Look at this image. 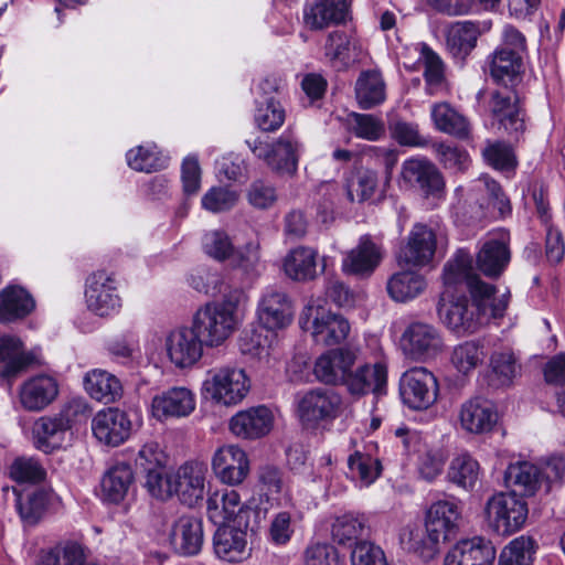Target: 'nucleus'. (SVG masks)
<instances>
[{
  "mask_svg": "<svg viewBox=\"0 0 565 565\" xmlns=\"http://www.w3.org/2000/svg\"><path fill=\"white\" fill-rule=\"evenodd\" d=\"M68 429L67 419L60 414L38 418L32 427L35 448L45 454L61 448Z\"/></svg>",
  "mask_w": 565,
  "mask_h": 565,
  "instance_id": "obj_32",
  "label": "nucleus"
},
{
  "mask_svg": "<svg viewBox=\"0 0 565 565\" xmlns=\"http://www.w3.org/2000/svg\"><path fill=\"white\" fill-rule=\"evenodd\" d=\"M350 559L352 565H387L384 551L367 540L355 543Z\"/></svg>",
  "mask_w": 565,
  "mask_h": 565,
  "instance_id": "obj_64",
  "label": "nucleus"
},
{
  "mask_svg": "<svg viewBox=\"0 0 565 565\" xmlns=\"http://www.w3.org/2000/svg\"><path fill=\"white\" fill-rule=\"evenodd\" d=\"M349 6L347 0H307L303 7V24L311 31H319L345 20Z\"/></svg>",
  "mask_w": 565,
  "mask_h": 565,
  "instance_id": "obj_28",
  "label": "nucleus"
},
{
  "mask_svg": "<svg viewBox=\"0 0 565 565\" xmlns=\"http://www.w3.org/2000/svg\"><path fill=\"white\" fill-rule=\"evenodd\" d=\"M257 316L265 329H282L292 321V301L285 291L268 288L259 299Z\"/></svg>",
  "mask_w": 565,
  "mask_h": 565,
  "instance_id": "obj_19",
  "label": "nucleus"
},
{
  "mask_svg": "<svg viewBox=\"0 0 565 565\" xmlns=\"http://www.w3.org/2000/svg\"><path fill=\"white\" fill-rule=\"evenodd\" d=\"M207 515L214 524H224L246 512L239 493L234 489L215 491L206 501Z\"/></svg>",
  "mask_w": 565,
  "mask_h": 565,
  "instance_id": "obj_41",
  "label": "nucleus"
},
{
  "mask_svg": "<svg viewBox=\"0 0 565 565\" xmlns=\"http://www.w3.org/2000/svg\"><path fill=\"white\" fill-rule=\"evenodd\" d=\"M489 75L498 85L513 86L520 77L522 56L503 49H495L487 58Z\"/></svg>",
  "mask_w": 565,
  "mask_h": 565,
  "instance_id": "obj_40",
  "label": "nucleus"
},
{
  "mask_svg": "<svg viewBox=\"0 0 565 565\" xmlns=\"http://www.w3.org/2000/svg\"><path fill=\"white\" fill-rule=\"evenodd\" d=\"M253 154L278 174H295L298 169L301 143L291 134H284L273 141L256 137L246 140Z\"/></svg>",
  "mask_w": 565,
  "mask_h": 565,
  "instance_id": "obj_4",
  "label": "nucleus"
},
{
  "mask_svg": "<svg viewBox=\"0 0 565 565\" xmlns=\"http://www.w3.org/2000/svg\"><path fill=\"white\" fill-rule=\"evenodd\" d=\"M438 392V381L426 367H412L401 376L399 395L403 403L412 409H428L436 403Z\"/></svg>",
  "mask_w": 565,
  "mask_h": 565,
  "instance_id": "obj_6",
  "label": "nucleus"
},
{
  "mask_svg": "<svg viewBox=\"0 0 565 565\" xmlns=\"http://www.w3.org/2000/svg\"><path fill=\"white\" fill-rule=\"evenodd\" d=\"M488 525L500 535H511L525 523L529 514L526 502L515 493L499 492L488 499L484 507Z\"/></svg>",
  "mask_w": 565,
  "mask_h": 565,
  "instance_id": "obj_5",
  "label": "nucleus"
},
{
  "mask_svg": "<svg viewBox=\"0 0 565 565\" xmlns=\"http://www.w3.org/2000/svg\"><path fill=\"white\" fill-rule=\"evenodd\" d=\"M35 355L22 339L14 334H0V381L11 386L34 363Z\"/></svg>",
  "mask_w": 565,
  "mask_h": 565,
  "instance_id": "obj_13",
  "label": "nucleus"
},
{
  "mask_svg": "<svg viewBox=\"0 0 565 565\" xmlns=\"http://www.w3.org/2000/svg\"><path fill=\"white\" fill-rule=\"evenodd\" d=\"M486 358L484 347L478 341H466L457 345L451 355V361L455 367L468 374L480 365Z\"/></svg>",
  "mask_w": 565,
  "mask_h": 565,
  "instance_id": "obj_57",
  "label": "nucleus"
},
{
  "mask_svg": "<svg viewBox=\"0 0 565 565\" xmlns=\"http://www.w3.org/2000/svg\"><path fill=\"white\" fill-rule=\"evenodd\" d=\"M387 383V366L384 362L364 364L359 366L349 376L347 382L348 391L352 395H365L370 392L382 394Z\"/></svg>",
  "mask_w": 565,
  "mask_h": 565,
  "instance_id": "obj_34",
  "label": "nucleus"
},
{
  "mask_svg": "<svg viewBox=\"0 0 565 565\" xmlns=\"http://www.w3.org/2000/svg\"><path fill=\"white\" fill-rule=\"evenodd\" d=\"M367 519L360 513H344L337 516L331 524V536L339 545L353 548L355 543L369 532Z\"/></svg>",
  "mask_w": 565,
  "mask_h": 565,
  "instance_id": "obj_44",
  "label": "nucleus"
},
{
  "mask_svg": "<svg viewBox=\"0 0 565 565\" xmlns=\"http://www.w3.org/2000/svg\"><path fill=\"white\" fill-rule=\"evenodd\" d=\"M495 554L489 540L476 536L458 542L447 553L444 565H492Z\"/></svg>",
  "mask_w": 565,
  "mask_h": 565,
  "instance_id": "obj_27",
  "label": "nucleus"
},
{
  "mask_svg": "<svg viewBox=\"0 0 565 565\" xmlns=\"http://www.w3.org/2000/svg\"><path fill=\"white\" fill-rule=\"evenodd\" d=\"M356 359L358 351L352 348L343 347L329 350L316 360L313 374L321 383L347 386Z\"/></svg>",
  "mask_w": 565,
  "mask_h": 565,
  "instance_id": "obj_14",
  "label": "nucleus"
},
{
  "mask_svg": "<svg viewBox=\"0 0 565 565\" xmlns=\"http://www.w3.org/2000/svg\"><path fill=\"white\" fill-rule=\"evenodd\" d=\"M84 387L92 398L104 404L117 402L124 393L119 379L100 369L92 370L85 374Z\"/></svg>",
  "mask_w": 565,
  "mask_h": 565,
  "instance_id": "obj_38",
  "label": "nucleus"
},
{
  "mask_svg": "<svg viewBox=\"0 0 565 565\" xmlns=\"http://www.w3.org/2000/svg\"><path fill=\"white\" fill-rule=\"evenodd\" d=\"M355 98L362 109L381 105L386 98V85L377 70L362 71L355 82Z\"/></svg>",
  "mask_w": 565,
  "mask_h": 565,
  "instance_id": "obj_42",
  "label": "nucleus"
},
{
  "mask_svg": "<svg viewBox=\"0 0 565 565\" xmlns=\"http://www.w3.org/2000/svg\"><path fill=\"white\" fill-rule=\"evenodd\" d=\"M521 365L510 349L493 351L489 358L488 385L494 388L509 387L520 374Z\"/></svg>",
  "mask_w": 565,
  "mask_h": 565,
  "instance_id": "obj_37",
  "label": "nucleus"
},
{
  "mask_svg": "<svg viewBox=\"0 0 565 565\" xmlns=\"http://www.w3.org/2000/svg\"><path fill=\"white\" fill-rule=\"evenodd\" d=\"M461 427L472 434L490 431L498 422V413L492 402L475 397L465 402L459 412Z\"/></svg>",
  "mask_w": 565,
  "mask_h": 565,
  "instance_id": "obj_31",
  "label": "nucleus"
},
{
  "mask_svg": "<svg viewBox=\"0 0 565 565\" xmlns=\"http://www.w3.org/2000/svg\"><path fill=\"white\" fill-rule=\"evenodd\" d=\"M491 28L490 20L455 22L446 32V47L455 58L465 61L477 46L478 39Z\"/></svg>",
  "mask_w": 565,
  "mask_h": 565,
  "instance_id": "obj_20",
  "label": "nucleus"
},
{
  "mask_svg": "<svg viewBox=\"0 0 565 565\" xmlns=\"http://www.w3.org/2000/svg\"><path fill=\"white\" fill-rule=\"evenodd\" d=\"M471 262V256L467 252L459 250L444 267V284L446 286H456L465 282L469 290L470 279L476 278L477 280H482L472 271Z\"/></svg>",
  "mask_w": 565,
  "mask_h": 565,
  "instance_id": "obj_54",
  "label": "nucleus"
},
{
  "mask_svg": "<svg viewBox=\"0 0 565 565\" xmlns=\"http://www.w3.org/2000/svg\"><path fill=\"white\" fill-rule=\"evenodd\" d=\"M212 468L223 483L236 486L246 479L249 472V460L242 448L227 445L214 454Z\"/></svg>",
  "mask_w": 565,
  "mask_h": 565,
  "instance_id": "obj_22",
  "label": "nucleus"
},
{
  "mask_svg": "<svg viewBox=\"0 0 565 565\" xmlns=\"http://www.w3.org/2000/svg\"><path fill=\"white\" fill-rule=\"evenodd\" d=\"M493 285L476 278L469 281L471 301L466 296H448L444 292L438 301L437 311L443 323L457 335L463 337L477 332L492 318L504 315L510 292L494 298Z\"/></svg>",
  "mask_w": 565,
  "mask_h": 565,
  "instance_id": "obj_1",
  "label": "nucleus"
},
{
  "mask_svg": "<svg viewBox=\"0 0 565 565\" xmlns=\"http://www.w3.org/2000/svg\"><path fill=\"white\" fill-rule=\"evenodd\" d=\"M58 395V383L50 375L40 374L24 381L19 387V401L29 412H40Z\"/></svg>",
  "mask_w": 565,
  "mask_h": 565,
  "instance_id": "obj_25",
  "label": "nucleus"
},
{
  "mask_svg": "<svg viewBox=\"0 0 565 565\" xmlns=\"http://www.w3.org/2000/svg\"><path fill=\"white\" fill-rule=\"evenodd\" d=\"M430 115L437 130L460 139L468 137L470 131L468 119L448 103L435 104Z\"/></svg>",
  "mask_w": 565,
  "mask_h": 565,
  "instance_id": "obj_48",
  "label": "nucleus"
},
{
  "mask_svg": "<svg viewBox=\"0 0 565 565\" xmlns=\"http://www.w3.org/2000/svg\"><path fill=\"white\" fill-rule=\"evenodd\" d=\"M87 558L86 548L76 541H64L47 551L41 565H84Z\"/></svg>",
  "mask_w": 565,
  "mask_h": 565,
  "instance_id": "obj_52",
  "label": "nucleus"
},
{
  "mask_svg": "<svg viewBox=\"0 0 565 565\" xmlns=\"http://www.w3.org/2000/svg\"><path fill=\"white\" fill-rule=\"evenodd\" d=\"M377 186V175L374 171H358L347 180L345 192L350 202H364L372 198Z\"/></svg>",
  "mask_w": 565,
  "mask_h": 565,
  "instance_id": "obj_58",
  "label": "nucleus"
},
{
  "mask_svg": "<svg viewBox=\"0 0 565 565\" xmlns=\"http://www.w3.org/2000/svg\"><path fill=\"white\" fill-rule=\"evenodd\" d=\"M299 326L310 332L317 344L323 347L341 344L351 332V324L344 316L326 309L315 300H310L302 309Z\"/></svg>",
  "mask_w": 565,
  "mask_h": 565,
  "instance_id": "obj_3",
  "label": "nucleus"
},
{
  "mask_svg": "<svg viewBox=\"0 0 565 565\" xmlns=\"http://www.w3.org/2000/svg\"><path fill=\"white\" fill-rule=\"evenodd\" d=\"M286 113L279 102L268 99L265 105L257 108L255 122L263 131H276L285 122Z\"/></svg>",
  "mask_w": 565,
  "mask_h": 565,
  "instance_id": "obj_62",
  "label": "nucleus"
},
{
  "mask_svg": "<svg viewBox=\"0 0 565 565\" xmlns=\"http://www.w3.org/2000/svg\"><path fill=\"white\" fill-rule=\"evenodd\" d=\"M508 487L515 488L522 495H534L543 483L541 469L529 461H518L509 465L504 472Z\"/></svg>",
  "mask_w": 565,
  "mask_h": 565,
  "instance_id": "obj_45",
  "label": "nucleus"
},
{
  "mask_svg": "<svg viewBox=\"0 0 565 565\" xmlns=\"http://www.w3.org/2000/svg\"><path fill=\"white\" fill-rule=\"evenodd\" d=\"M403 352L416 361H426L443 351L444 341L439 330L426 322H412L401 337Z\"/></svg>",
  "mask_w": 565,
  "mask_h": 565,
  "instance_id": "obj_11",
  "label": "nucleus"
},
{
  "mask_svg": "<svg viewBox=\"0 0 565 565\" xmlns=\"http://www.w3.org/2000/svg\"><path fill=\"white\" fill-rule=\"evenodd\" d=\"M353 132L356 137L375 141L385 134V125L382 118L372 114L353 113Z\"/></svg>",
  "mask_w": 565,
  "mask_h": 565,
  "instance_id": "obj_63",
  "label": "nucleus"
},
{
  "mask_svg": "<svg viewBox=\"0 0 565 565\" xmlns=\"http://www.w3.org/2000/svg\"><path fill=\"white\" fill-rule=\"evenodd\" d=\"M204 253L215 260L232 259L235 247L228 234L223 230H212L202 237Z\"/></svg>",
  "mask_w": 565,
  "mask_h": 565,
  "instance_id": "obj_59",
  "label": "nucleus"
},
{
  "mask_svg": "<svg viewBox=\"0 0 565 565\" xmlns=\"http://www.w3.org/2000/svg\"><path fill=\"white\" fill-rule=\"evenodd\" d=\"M85 301L88 310L99 317H108L118 312L121 299L117 292L114 276L105 270L92 273L86 278Z\"/></svg>",
  "mask_w": 565,
  "mask_h": 565,
  "instance_id": "obj_10",
  "label": "nucleus"
},
{
  "mask_svg": "<svg viewBox=\"0 0 565 565\" xmlns=\"http://www.w3.org/2000/svg\"><path fill=\"white\" fill-rule=\"evenodd\" d=\"M238 201V193L227 186L211 188L201 200L202 207L212 213L231 210Z\"/></svg>",
  "mask_w": 565,
  "mask_h": 565,
  "instance_id": "obj_61",
  "label": "nucleus"
},
{
  "mask_svg": "<svg viewBox=\"0 0 565 565\" xmlns=\"http://www.w3.org/2000/svg\"><path fill=\"white\" fill-rule=\"evenodd\" d=\"M348 466L351 477L366 487L372 484L382 472V465L377 458L360 451L349 457Z\"/></svg>",
  "mask_w": 565,
  "mask_h": 565,
  "instance_id": "obj_55",
  "label": "nucleus"
},
{
  "mask_svg": "<svg viewBox=\"0 0 565 565\" xmlns=\"http://www.w3.org/2000/svg\"><path fill=\"white\" fill-rule=\"evenodd\" d=\"M461 520L459 503L450 500L434 502L426 511L425 525L444 541L456 535Z\"/></svg>",
  "mask_w": 565,
  "mask_h": 565,
  "instance_id": "obj_30",
  "label": "nucleus"
},
{
  "mask_svg": "<svg viewBox=\"0 0 565 565\" xmlns=\"http://www.w3.org/2000/svg\"><path fill=\"white\" fill-rule=\"evenodd\" d=\"M536 548L537 545L531 536L521 535L502 550L499 565H532Z\"/></svg>",
  "mask_w": 565,
  "mask_h": 565,
  "instance_id": "obj_53",
  "label": "nucleus"
},
{
  "mask_svg": "<svg viewBox=\"0 0 565 565\" xmlns=\"http://www.w3.org/2000/svg\"><path fill=\"white\" fill-rule=\"evenodd\" d=\"M231 263L233 267L239 269L247 279H257L265 269L259 242L250 241L243 247L235 249Z\"/></svg>",
  "mask_w": 565,
  "mask_h": 565,
  "instance_id": "obj_49",
  "label": "nucleus"
},
{
  "mask_svg": "<svg viewBox=\"0 0 565 565\" xmlns=\"http://www.w3.org/2000/svg\"><path fill=\"white\" fill-rule=\"evenodd\" d=\"M489 110L493 119L511 139L519 140L525 131L524 110L515 89L504 87L490 95Z\"/></svg>",
  "mask_w": 565,
  "mask_h": 565,
  "instance_id": "obj_7",
  "label": "nucleus"
},
{
  "mask_svg": "<svg viewBox=\"0 0 565 565\" xmlns=\"http://www.w3.org/2000/svg\"><path fill=\"white\" fill-rule=\"evenodd\" d=\"M213 537L215 554L226 562H241L248 556L246 532L242 529L218 524Z\"/></svg>",
  "mask_w": 565,
  "mask_h": 565,
  "instance_id": "obj_35",
  "label": "nucleus"
},
{
  "mask_svg": "<svg viewBox=\"0 0 565 565\" xmlns=\"http://www.w3.org/2000/svg\"><path fill=\"white\" fill-rule=\"evenodd\" d=\"M35 308L33 297L22 287L8 286L0 291V323L26 318Z\"/></svg>",
  "mask_w": 565,
  "mask_h": 565,
  "instance_id": "obj_36",
  "label": "nucleus"
},
{
  "mask_svg": "<svg viewBox=\"0 0 565 565\" xmlns=\"http://www.w3.org/2000/svg\"><path fill=\"white\" fill-rule=\"evenodd\" d=\"M195 406L194 393L188 387L175 386L152 397L151 413L161 422L179 419L191 415Z\"/></svg>",
  "mask_w": 565,
  "mask_h": 565,
  "instance_id": "obj_17",
  "label": "nucleus"
},
{
  "mask_svg": "<svg viewBox=\"0 0 565 565\" xmlns=\"http://www.w3.org/2000/svg\"><path fill=\"white\" fill-rule=\"evenodd\" d=\"M343 411L342 396L332 388L309 390L297 402V414L305 425L337 418Z\"/></svg>",
  "mask_w": 565,
  "mask_h": 565,
  "instance_id": "obj_8",
  "label": "nucleus"
},
{
  "mask_svg": "<svg viewBox=\"0 0 565 565\" xmlns=\"http://www.w3.org/2000/svg\"><path fill=\"white\" fill-rule=\"evenodd\" d=\"M135 481L131 467L120 462L111 466L100 481L102 498L109 503H120L127 497Z\"/></svg>",
  "mask_w": 565,
  "mask_h": 565,
  "instance_id": "obj_39",
  "label": "nucleus"
},
{
  "mask_svg": "<svg viewBox=\"0 0 565 565\" xmlns=\"http://www.w3.org/2000/svg\"><path fill=\"white\" fill-rule=\"evenodd\" d=\"M481 476V467L477 459L468 452L455 456L447 469V480L458 488L472 490Z\"/></svg>",
  "mask_w": 565,
  "mask_h": 565,
  "instance_id": "obj_47",
  "label": "nucleus"
},
{
  "mask_svg": "<svg viewBox=\"0 0 565 565\" xmlns=\"http://www.w3.org/2000/svg\"><path fill=\"white\" fill-rule=\"evenodd\" d=\"M92 429L100 443L116 447L130 436L131 422L124 411L109 407L94 416Z\"/></svg>",
  "mask_w": 565,
  "mask_h": 565,
  "instance_id": "obj_21",
  "label": "nucleus"
},
{
  "mask_svg": "<svg viewBox=\"0 0 565 565\" xmlns=\"http://www.w3.org/2000/svg\"><path fill=\"white\" fill-rule=\"evenodd\" d=\"M509 244L510 234L505 231H500L488 238L476 257L478 269L488 277H499L511 259Z\"/></svg>",
  "mask_w": 565,
  "mask_h": 565,
  "instance_id": "obj_23",
  "label": "nucleus"
},
{
  "mask_svg": "<svg viewBox=\"0 0 565 565\" xmlns=\"http://www.w3.org/2000/svg\"><path fill=\"white\" fill-rule=\"evenodd\" d=\"M318 250L300 245L291 248L282 258L281 269L287 278L296 282H308L319 276Z\"/></svg>",
  "mask_w": 565,
  "mask_h": 565,
  "instance_id": "obj_29",
  "label": "nucleus"
},
{
  "mask_svg": "<svg viewBox=\"0 0 565 565\" xmlns=\"http://www.w3.org/2000/svg\"><path fill=\"white\" fill-rule=\"evenodd\" d=\"M480 181L483 183L488 203L487 205L483 203L479 204L476 217L481 221L486 218H504L510 215L512 212L511 202L502 186L489 177H482Z\"/></svg>",
  "mask_w": 565,
  "mask_h": 565,
  "instance_id": "obj_46",
  "label": "nucleus"
},
{
  "mask_svg": "<svg viewBox=\"0 0 565 565\" xmlns=\"http://www.w3.org/2000/svg\"><path fill=\"white\" fill-rule=\"evenodd\" d=\"M426 279L417 271L406 269L394 273L386 282L388 296L396 302L417 298L426 289Z\"/></svg>",
  "mask_w": 565,
  "mask_h": 565,
  "instance_id": "obj_43",
  "label": "nucleus"
},
{
  "mask_svg": "<svg viewBox=\"0 0 565 565\" xmlns=\"http://www.w3.org/2000/svg\"><path fill=\"white\" fill-rule=\"evenodd\" d=\"M170 541L175 552L195 555L203 544L202 521L192 515H182L173 524Z\"/></svg>",
  "mask_w": 565,
  "mask_h": 565,
  "instance_id": "obj_33",
  "label": "nucleus"
},
{
  "mask_svg": "<svg viewBox=\"0 0 565 565\" xmlns=\"http://www.w3.org/2000/svg\"><path fill=\"white\" fill-rule=\"evenodd\" d=\"M51 501L49 491L38 489L25 495H17V510L21 520L28 525L36 524L47 510Z\"/></svg>",
  "mask_w": 565,
  "mask_h": 565,
  "instance_id": "obj_50",
  "label": "nucleus"
},
{
  "mask_svg": "<svg viewBox=\"0 0 565 565\" xmlns=\"http://www.w3.org/2000/svg\"><path fill=\"white\" fill-rule=\"evenodd\" d=\"M274 424L271 411L264 406H255L236 413L230 420L231 431L244 439H257L267 435Z\"/></svg>",
  "mask_w": 565,
  "mask_h": 565,
  "instance_id": "obj_26",
  "label": "nucleus"
},
{
  "mask_svg": "<svg viewBox=\"0 0 565 565\" xmlns=\"http://www.w3.org/2000/svg\"><path fill=\"white\" fill-rule=\"evenodd\" d=\"M206 467L198 461L185 462L171 475L172 495L193 507L204 497Z\"/></svg>",
  "mask_w": 565,
  "mask_h": 565,
  "instance_id": "obj_16",
  "label": "nucleus"
},
{
  "mask_svg": "<svg viewBox=\"0 0 565 565\" xmlns=\"http://www.w3.org/2000/svg\"><path fill=\"white\" fill-rule=\"evenodd\" d=\"M9 477L18 483H40L46 478V470L34 457H17L9 467Z\"/></svg>",
  "mask_w": 565,
  "mask_h": 565,
  "instance_id": "obj_56",
  "label": "nucleus"
},
{
  "mask_svg": "<svg viewBox=\"0 0 565 565\" xmlns=\"http://www.w3.org/2000/svg\"><path fill=\"white\" fill-rule=\"evenodd\" d=\"M402 178L417 188L426 198L440 199L445 193V181L434 163L424 159H409L403 163Z\"/></svg>",
  "mask_w": 565,
  "mask_h": 565,
  "instance_id": "obj_18",
  "label": "nucleus"
},
{
  "mask_svg": "<svg viewBox=\"0 0 565 565\" xmlns=\"http://www.w3.org/2000/svg\"><path fill=\"white\" fill-rule=\"evenodd\" d=\"M250 390V380L242 367L224 365L207 371L202 384L206 401L221 406H236Z\"/></svg>",
  "mask_w": 565,
  "mask_h": 565,
  "instance_id": "obj_2",
  "label": "nucleus"
},
{
  "mask_svg": "<svg viewBox=\"0 0 565 565\" xmlns=\"http://www.w3.org/2000/svg\"><path fill=\"white\" fill-rule=\"evenodd\" d=\"M383 255V246L370 234H365L344 257L342 269L352 275L370 276L382 262Z\"/></svg>",
  "mask_w": 565,
  "mask_h": 565,
  "instance_id": "obj_24",
  "label": "nucleus"
},
{
  "mask_svg": "<svg viewBox=\"0 0 565 565\" xmlns=\"http://www.w3.org/2000/svg\"><path fill=\"white\" fill-rule=\"evenodd\" d=\"M484 161L497 170H510L516 166L512 148L503 141H487L482 149Z\"/></svg>",
  "mask_w": 565,
  "mask_h": 565,
  "instance_id": "obj_60",
  "label": "nucleus"
},
{
  "mask_svg": "<svg viewBox=\"0 0 565 565\" xmlns=\"http://www.w3.org/2000/svg\"><path fill=\"white\" fill-rule=\"evenodd\" d=\"M436 248L435 231L426 224L416 223L409 231L405 244L401 247L397 260L399 264L424 267L433 262Z\"/></svg>",
  "mask_w": 565,
  "mask_h": 565,
  "instance_id": "obj_12",
  "label": "nucleus"
},
{
  "mask_svg": "<svg viewBox=\"0 0 565 565\" xmlns=\"http://www.w3.org/2000/svg\"><path fill=\"white\" fill-rule=\"evenodd\" d=\"M204 345L192 327L173 330L166 339L168 358L179 369L196 364L203 355Z\"/></svg>",
  "mask_w": 565,
  "mask_h": 565,
  "instance_id": "obj_15",
  "label": "nucleus"
},
{
  "mask_svg": "<svg viewBox=\"0 0 565 565\" xmlns=\"http://www.w3.org/2000/svg\"><path fill=\"white\" fill-rule=\"evenodd\" d=\"M191 327L205 347L215 348L232 335L237 327V320L211 302L195 312Z\"/></svg>",
  "mask_w": 565,
  "mask_h": 565,
  "instance_id": "obj_9",
  "label": "nucleus"
},
{
  "mask_svg": "<svg viewBox=\"0 0 565 565\" xmlns=\"http://www.w3.org/2000/svg\"><path fill=\"white\" fill-rule=\"evenodd\" d=\"M403 542L409 552L427 562L436 557L439 553L440 542L445 541L425 526V529L416 527L409 530L407 539H404Z\"/></svg>",
  "mask_w": 565,
  "mask_h": 565,
  "instance_id": "obj_51",
  "label": "nucleus"
}]
</instances>
